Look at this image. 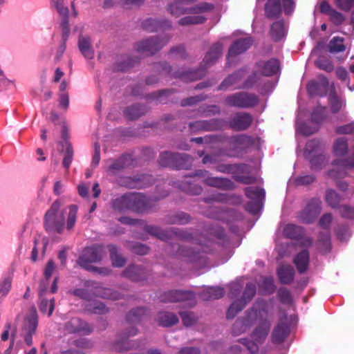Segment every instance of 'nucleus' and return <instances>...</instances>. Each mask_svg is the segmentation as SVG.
Masks as SVG:
<instances>
[{"instance_id":"0e129e2a","label":"nucleus","mask_w":354,"mask_h":354,"mask_svg":"<svg viewBox=\"0 0 354 354\" xmlns=\"http://www.w3.org/2000/svg\"><path fill=\"white\" fill-rule=\"evenodd\" d=\"M283 7L284 9V12L286 14H290L294 9L295 4L294 2L291 0H283Z\"/></svg>"},{"instance_id":"5fc2aeb1","label":"nucleus","mask_w":354,"mask_h":354,"mask_svg":"<svg viewBox=\"0 0 354 354\" xmlns=\"http://www.w3.org/2000/svg\"><path fill=\"white\" fill-rule=\"evenodd\" d=\"M336 132L339 134H350L354 133V123L338 127Z\"/></svg>"},{"instance_id":"a19ab883","label":"nucleus","mask_w":354,"mask_h":354,"mask_svg":"<svg viewBox=\"0 0 354 354\" xmlns=\"http://www.w3.org/2000/svg\"><path fill=\"white\" fill-rule=\"evenodd\" d=\"M283 233L286 236L295 239L300 235L301 229L294 224H288L283 230Z\"/></svg>"},{"instance_id":"bf43d9fd","label":"nucleus","mask_w":354,"mask_h":354,"mask_svg":"<svg viewBox=\"0 0 354 354\" xmlns=\"http://www.w3.org/2000/svg\"><path fill=\"white\" fill-rule=\"evenodd\" d=\"M59 102L61 108L67 109L69 105V98L67 93H61Z\"/></svg>"},{"instance_id":"e2e57ef3","label":"nucleus","mask_w":354,"mask_h":354,"mask_svg":"<svg viewBox=\"0 0 354 354\" xmlns=\"http://www.w3.org/2000/svg\"><path fill=\"white\" fill-rule=\"evenodd\" d=\"M332 221V215L330 214H324L319 221L320 225L326 228L328 227L329 224Z\"/></svg>"},{"instance_id":"5701e85b","label":"nucleus","mask_w":354,"mask_h":354,"mask_svg":"<svg viewBox=\"0 0 354 354\" xmlns=\"http://www.w3.org/2000/svg\"><path fill=\"white\" fill-rule=\"evenodd\" d=\"M295 270L290 266H281L278 270L280 281L283 283H288L293 279Z\"/></svg>"},{"instance_id":"7ed1b4c3","label":"nucleus","mask_w":354,"mask_h":354,"mask_svg":"<svg viewBox=\"0 0 354 354\" xmlns=\"http://www.w3.org/2000/svg\"><path fill=\"white\" fill-rule=\"evenodd\" d=\"M60 202L55 201L46 212L44 218V227L49 233L62 234L64 227V216L59 211Z\"/></svg>"},{"instance_id":"4c0bfd02","label":"nucleus","mask_w":354,"mask_h":354,"mask_svg":"<svg viewBox=\"0 0 354 354\" xmlns=\"http://www.w3.org/2000/svg\"><path fill=\"white\" fill-rule=\"evenodd\" d=\"M142 24V27L149 32L157 31L160 27L163 26V23L152 18L145 20Z\"/></svg>"},{"instance_id":"6e6d98bb","label":"nucleus","mask_w":354,"mask_h":354,"mask_svg":"<svg viewBox=\"0 0 354 354\" xmlns=\"http://www.w3.org/2000/svg\"><path fill=\"white\" fill-rule=\"evenodd\" d=\"M143 3L144 0H125L122 3V6L125 9H131L140 6Z\"/></svg>"},{"instance_id":"f3484780","label":"nucleus","mask_w":354,"mask_h":354,"mask_svg":"<svg viewBox=\"0 0 354 354\" xmlns=\"http://www.w3.org/2000/svg\"><path fill=\"white\" fill-rule=\"evenodd\" d=\"M16 333V326L10 323H7L5 326V329L1 334V339L2 341L5 342L10 338V343L9 347L5 351L4 354H10L11 350L14 346Z\"/></svg>"},{"instance_id":"393cba45","label":"nucleus","mask_w":354,"mask_h":354,"mask_svg":"<svg viewBox=\"0 0 354 354\" xmlns=\"http://www.w3.org/2000/svg\"><path fill=\"white\" fill-rule=\"evenodd\" d=\"M224 290L220 287H209L203 290V299L205 300L216 299L224 295Z\"/></svg>"},{"instance_id":"ea45409f","label":"nucleus","mask_w":354,"mask_h":354,"mask_svg":"<svg viewBox=\"0 0 354 354\" xmlns=\"http://www.w3.org/2000/svg\"><path fill=\"white\" fill-rule=\"evenodd\" d=\"M171 298L170 299L169 301L171 302L186 301L194 297L193 294L192 292H188L176 291L171 292Z\"/></svg>"},{"instance_id":"423d86ee","label":"nucleus","mask_w":354,"mask_h":354,"mask_svg":"<svg viewBox=\"0 0 354 354\" xmlns=\"http://www.w3.org/2000/svg\"><path fill=\"white\" fill-rule=\"evenodd\" d=\"M104 254L103 248L100 245L86 248L79 258V263L87 270H92L93 267L90 266L89 263L100 261Z\"/></svg>"},{"instance_id":"1a4fd4ad","label":"nucleus","mask_w":354,"mask_h":354,"mask_svg":"<svg viewBox=\"0 0 354 354\" xmlns=\"http://www.w3.org/2000/svg\"><path fill=\"white\" fill-rule=\"evenodd\" d=\"M37 326V312L35 308L30 310L29 315L26 317L24 325L25 333L24 340L27 345L32 343V335L35 332Z\"/></svg>"},{"instance_id":"20e7f679","label":"nucleus","mask_w":354,"mask_h":354,"mask_svg":"<svg viewBox=\"0 0 354 354\" xmlns=\"http://www.w3.org/2000/svg\"><path fill=\"white\" fill-rule=\"evenodd\" d=\"M114 205L120 209H130L136 212L145 211L147 207V198L139 193H131L117 198Z\"/></svg>"},{"instance_id":"13d9d810","label":"nucleus","mask_w":354,"mask_h":354,"mask_svg":"<svg viewBox=\"0 0 354 354\" xmlns=\"http://www.w3.org/2000/svg\"><path fill=\"white\" fill-rule=\"evenodd\" d=\"M55 6L59 15L63 17H66L68 15V10L67 7L65 6L63 0H57L55 2Z\"/></svg>"},{"instance_id":"58836bf2","label":"nucleus","mask_w":354,"mask_h":354,"mask_svg":"<svg viewBox=\"0 0 354 354\" xmlns=\"http://www.w3.org/2000/svg\"><path fill=\"white\" fill-rule=\"evenodd\" d=\"M146 231L149 234L154 235L160 239L166 240L170 238L171 235L167 232L161 230L158 227L153 225H148L146 227Z\"/></svg>"},{"instance_id":"6ab92c4d","label":"nucleus","mask_w":354,"mask_h":354,"mask_svg":"<svg viewBox=\"0 0 354 354\" xmlns=\"http://www.w3.org/2000/svg\"><path fill=\"white\" fill-rule=\"evenodd\" d=\"M66 330L68 333L88 332L86 324L84 323L80 319L77 317L71 319L66 324Z\"/></svg>"},{"instance_id":"bb28decb","label":"nucleus","mask_w":354,"mask_h":354,"mask_svg":"<svg viewBox=\"0 0 354 354\" xmlns=\"http://www.w3.org/2000/svg\"><path fill=\"white\" fill-rule=\"evenodd\" d=\"M286 28L282 21H276L271 26L270 35L274 41H279L285 36Z\"/></svg>"},{"instance_id":"6e6552de","label":"nucleus","mask_w":354,"mask_h":354,"mask_svg":"<svg viewBox=\"0 0 354 354\" xmlns=\"http://www.w3.org/2000/svg\"><path fill=\"white\" fill-rule=\"evenodd\" d=\"M321 203L319 199H312L300 214L301 221L305 223L313 222L320 213Z\"/></svg>"},{"instance_id":"aec40b11","label":"nucleus","mask_w":354,"mask_h":354,"mask_svg":"<svg viewBox=\"0 0 354 354\" xmlns=\"http://www.w3.org/2000/svg\"><path fill=\"white\" fill-rule=\"evenodd\" d=\"M259 67L261 73L266 76H270L276 74L279 69V64L277 59H271L266 62H261Z\"/></svg>"},{"instance_id":"c85d7f7f","label":"nucleus","mask_w":354,"mask_h":354,"mask_svg":"<svg viewBox=\"0 0 354 354\" xmlns=\"http://www.w3.org/2000/svg\"><path fill=\"white\" fill-rule=\"evenodd\" d=\"M325 200L328 205L333 208L339 207V204L343 200V197L339 196L335 191L328 189L326 191Z\"/></svg>"},{"instance_id":"69168bd1","label":"nucleus","mask_w":354,"mask_h":354,"mask_svg":"<svg viewBox=\"0 0 354 354\" xmlns=\"http://www.w3.org/2000/svg\"><path fill=\"white\" fill-rule=\"evenodd\" d=\"M238 79L237 75H232L229 76L226 80L223 81L221 84L222 87H227L230 85H233L236 83Z\"/></svg>"},{"instance_id":"680f3d73","label":"nucleus","mask_w":354,"mask_h":354,"mask_svg":"<svg viewBox=\"0 0 354 354\" xmlns=\"http://www.w3.org/2000/svg\"><path fill=\"white\" fill-rule=\"evenodd\" d=\"M279 296L281 300L284 303H289L291 301V296L290 292L286 289H280L279 290Z\"/></svg>"},{"instance_id":"cd10ccee","label":"nucleus","mask_w":354,"mask_h":354,"mask_svg":"<svg viewBox=\"0 0 354 354\" xmlns=\"http://www.w3.org/2000/svg\"><path fill=\"white\" fill-rule=\"evenodd\" d=\"M46 288H43V290L41 292L39 291V297H40V303H39V309L43 313H47L48 315H51L54 307V300L53 299H50L48 300L46 299L42 298V294L46 290Z\"/></svg>"},{"instance_id":"c03bdc74","label":"nucleus","mask_w":354,"mask_h":354,"mask_svg":"<svg viewBox=\"0 0 354 354\" xmlns=\"http://www.w3.org/2000/svg\"><path fill=\"white\" fill-rule=\"evenodd\" d=\"M88 310L95 314H104L108 312V308L104 304L95 301L89 304Z\"/></svg>"},{"instance_id":"4d7b16f0","label":"nucleus","mask_w":354,"mask_h":354,"mask_svg":"<svg viewBox=\"0 0 354 354\" xmlns=\"http://www.w3.org/2000/svg\"><path fill=\"white\" fill-rule=\"evenodd\" d=\"M319 10L322 13L329 15L330 12L334 10L332 8L329 3L326 1H322L319 5Z\"/></svg>"},{"instance_id":"f03ea898","label":"nucleus","mask_w":354,"mask_h":354,"mask_svg":"<svg viewBox=\"0 0 354 354\" xmlns=\"http://www.w3.org/2000/svg\"><path fill=\"white\" fill-rule=\"evenodd\" d=\"M333 151L338 158L334 161L329 175L334 178H344L354 167V151L348 158H343L348 152L347 140L344 138H337L335 141Z\"/></svg>"},{"instance_id":"a878e982","label":"nucleus","mask_w":354,"mask_h":354,"mask_svg":"<svg viewBox=\"0 0 354 354\" xmlns=\"http://www.w3.org/2000/svg\"><path fill=\"white\" fill-rule=\"evenodd\" d=\"M222 49L223 47L221 44L218 43L213 45L204 58L205 64H210L214 62L221 55Z\"/></svg>"},{"instance_id":"72a5a7b5","label":"nucleus","mask_w":354,"mask_h":354,"mask_svg":"<svg viewBox=\"0 0 354 354\" xmlns=\"http://www.w3.org/2000/svg\"><path fill=\"white\" fill-rule=\"evenodd\" d=\"M55 268V266L54 262L52 260H50L48 262V263L45 268V270H44L45 279L44 281H42L40 283V286H39L40 292H41L43 290V288H47V286L48 285V279L51 277Z\"/></svg>"},{"instance_id":"473e14b6","label":"nucleus","mask_w":354,"mask_h":354,"mask_svg":"<svg viewBox=\"0 0 354 354\" xmlns=\"http://www.w3.org/2000/svg\"><path fill=\"white\" fill-rule=\"evenodd\" d=\"M61 145H62L61 149L66 150L62 164L65 168L68 169L70 167V165L72 162L73 150H72L70 143L66 140L62 142Z\"/></svg>"},{"instance_id":"3c124183","label":"nucleus","mask_w":354,"mask_h":354,"mask_svg":"<svg viewBox=\"0 0 354 354\" xmlns=\"http://www.w3.org/2000/svg\"><path fill=\"white\" fill-rule=\"evenodd\" d=\"M339 212L342 216L344 218H354V207L347 206V205H342L339 206Z\"/></svg>"},{"instance_id":"412c9836","label":"nucleus","mask_w":354,"mask_h":354,"mask_svg":"<svg viewBox=\"0 0 354 354\" xmlns=\"http://www.w3.org/2000/svg\"><path fill=\"white\" fill-rule=\"evenodd\" d=\"M157 320L162 326H171L178 322L176 315L170 312H161L158 315Z\"/></svg>"},{"instance_id":"dca6fc26","label":"nucleus","mask_w":354,"mask_h":354,"mask_svg":"<svg viewBox=\"0 0 354 354\" xmlns=\"http://www.w3.org/2000/svg\"><path fill=\"white\" fill-rule=\"evenodd\" d=\"M91 288H93V293L100 297L112 300H117L121 297V295L117 291H114L110 288H105L99 286L96 283H91Z\"/></svg>"},{"instance_id":"338daca9","label":"nucleus","mask_w":354,"mask_h":354,"mask_svg":"<svg viewBox=\"0 0 354 354\" xmlns=\"http://www.w3.org/2000/svg\"><path fill=\"white\" fill-rule=\"evenodd\" d=\"M133 250L134 252L140 255L146 254L149 251V248L142 244H136L134 246Z\"/></svg>"},{"instance_id":"c756f323","label":"nucleus","mask_w":354,"mask_h":354,"mask_svg":"<svg viewBox=\"0 0 354 354\" xmlns=\"http://www.w3.org/2000/svg\"><path fill=\"white\" fill-rule=\"evenodd\" d=\"M245 194L249 198L259 203L265 197V191L260 187H249L245 189Z\"/></svg>"},{"instance_id":"a211bd4d","label":"nucleus","mask_w":354,"mask_h":354,"mask_svg":"<svg viewBox=\"0 0 354 354\" xmlns=\"http://www.w3.org/2000/svg\"><path fill=\"white\" fill-rule=\"evenodd\" d=\"M198 175H200L203 178V180L209 186L225 188L228 187L230 184V182L224 178L210 176L206 171H201Z\"/></svg>"},{"instance_id":"2f4dec72","label":"nucleus","mask_w":354,"mask_h":354,"mask_svg":"<svg viewBox=\"0 0 354 354\" xmlns=\"http://www.w3.org/2000/svg\"><path fill=\"white\" fill-rule=\"evenodd\" d=\"M329 51L330 53H340L346 50V46L344 44V39L339 37H333L328 44Z\"/></svg>"},{"instance_id":"864d4df0","label":"nucleus","mask_w":354,"mask_h":354,"mask_svg":"<svg viewBox=\"0 0 354 354\" xmlns=\"http://www.w3.org/2000/svg\"><path fill=\"white\" fill-rule=\"evenodd\" d=\"M328 16L330 20L336 25L340 24L344 21L342 14L335 10H333Z\"/></svg>"},{"instance_id":"c9c22d12","label":"nucleus","mask_w":354,"mask_h":354,"mask_svg":"<svg viewBox=\"0 0 354 354\" xmlns=\"http://www.w3.org/2000/svg\"><path fill=\"white\" fill-rule=\"evenodd\" d=\"M329 102L330 105L331 111L337 113L344 106V101L338 97L335 93H331L329 97Z\"/></svg>"},{"instance_id":"ddd939ff","label":"nucleus","mask_w":354,"mask_h":354,"mask_svg":"<svg viewBox=\"0 0 354 354\" xmlns=\"http://www.w3.org/2000/svg\"><path fill=\"white\" fill-rule=\"evenodd\" d=\"M252 121L248 113H238L234 116L230 122L232 128L236 130H245L250 127Z\"/></svg>"},{"instance_id":"052dcab7","label":"nucleus","mask_w":354,"mask_h":354,"mask_svg":"<svg viewBox=\"0 0 354 354\" xmlns=\"http://www.w3.org/2000/svg\"><path fill=\"white\" fill-rule=\"evenodd\" d=\"M127 165L126 162H124V158H121L117 160H115L110 167L109 169L111 170L115 171V170H120L124 167H125Z\"/></svg>"},{"instance_id":"603ef678","label":"nucleus","mask_w":354,"mask_h":354,"mask_svg":"<svg viewBox=\"0 0 354 354\" xmlns=\"http://www.w3.org/2000/svg\"><path fill=\"white\" fill-rule=\"evenodd\" d=\"M336 6L344 11H348L354 5V0H335Z\"/></svg>"},{"instance_id":"f257e3e1","label":"nucleus","mask_w":354,"mask_h":354,"mask_svg":"<svg viewBox=\"0 0 354 354\" xmlns=\"http://www.w3.org/2000/svg\"><path fill=\"white\" fill-rule=\"evenodd\" d=\"M266 315L267 313L263 308L257 310L256 307H253L248 310L244 316L238 319L233 326L232 333L235 335H239L246 332L254 323L259 321V326L251 335L252 340L249 341L247 339L240 340L251 353L258 351V344L263 343L268 334L270 324L266 320Z\"/></svg>"},{"instance_id":"f704fd0d","label":"nucleus","mask_w":354,"mask_h":354,"mask_svg":"<svg viewBox=\"0 0 354 354\" xmlns=\"http://www.w3.org/2000/svg\"><path fill=\"white\" fill-rule=\"evenodd\" d=\"M109 252L113 266H123L125 263V259L118 253L117 248L114 245H109Z\"/></svg>"},{"instance_id":"de8ad7c7","label":"nucleus","mask_w":354,"mask_h":354,"mask_svg":"<svg viewBox=\"0 0 354 354\" xmlns=\"http://www.w3.org/2000/svg\"><path fill=\"white\" fill-rule=\"evenodd\" d=\"M145 313V310L142 308H139L133 310L129 313L127 319L129 323L138 322L140 320V317Z\"/></svg>"},{"instance_id":"9d476101","label":"nucleus","mask_w":354,"mask_h":354,"mask_svg":"<svg viewBox=\"0 0 354 354\" xmlns=\"http://www.w3.org/2000/svg\"><path fill=\"white\" fill-rule=\"evenodd\" d=\"M165 41H160L158 37H151L139 42L137 45L138 51L153 54L161 48Z\"/></svg>"},{"instance_id":"37998d69","label":"nucleus","mask_w":354,"mask_h":354,"mask_svg":"<svg viewBox=\"0 0 354 354\" xmlns=\"http://www.w3.org/2000/svg\"><path fill=\"white\" fill-rule=\"evenodd\" d=\"M77 212V208L75 205H71L69 207V212L66 222V228L68 230H71L74 226L76 221Z\"/></svg>"},{"instance_id":"f8f14e48","label":"nucleus","mask_w":354,"mask_h":354,"mask_svg":"<svg viewBox=\"0 0 354 354\" xmlns=\"http://www.w3.org/2000/svg\"><path fill=\"white\" fill-rule=\"evenodd\" d=\"M289 333V327L286 317L280 319L277 326L274 328L272 335V341L275 343H281Z\"/></svg>"},{"instance_id":"2eb2a0df","label":"nucleus","mask_w":354,"mask_h":354,"mask_svg":"<svg viewBox=\"0 0 354 354\" xmlns=\"http://www.w3.org/2000/svg\"><path fill=\"white\" fill-rule=\"evenodd\" d=\"M78 46L85 58L91 59L94 57V50L91 38L88 36L80 35L78 40Z\"/></svg>"},{"instance_id":"49530a36","label":"nucleus","mask_w":354,"mask_h":354,"mask_svg":"<svg viewBox=\"0 0 354 354\" xmlns=\"http://www.w3.org/2000/svg\"><path fill=\"white\" fill-rule=\"evenodd\" d=\"M180 316L183 324L186 326H191L197 321L196 316L192 312H182Z\"/></svg>"},{"instance_id":"e433bc0d","label":"nucleus","mask_w":354,"mask_h":354,"mask_svg":"<svg viewBox=\"0 0 354 354\" xmlns=\"http://www.w3.org/2000/svg\"><path fill=\"white\" fill-rule=\"evenodd\" d=\"M144 113V111L142 108L139 105H134L130 107H128L125 111V115L131 120H134L139 118Z\"/></svg>"},{"instance_id":"39448f33","label":"nucleus","mask_w":354,"mask_h":354,"mask_svg":"<svg viewBox=\"0 0 354 354\" xmlns=\"http://www.w3.org/2000/svg\"><path fill=\"white\" fill-rule=\"evenodd\" d=\"M258 102L257 96L244 92L230 95L225 99V103L227 105L239 108L252 107L255 106Z\"/></svg>"},{"instance_id":"b1692460","label":"nucleus","mask_w":354,"mask_h":354,"mask_svg":"<svg viewBox=\"0 0 354 354\" xmlns=\"http://www.w3.org/2000/svg\"><path fill=\"white\" fill-rule=\"evenodd\" d=\"M309 261L308 252L303 250L299 252L294 260V262L299 272H304L306 270Z\"/></svg>"},{"instance_id":"4be33fe9","label":"nucleus","mask_w":354,"mask_h":354,"mask_svg":"<svg viewBox=\"0 0 354 354\" xmlns=\"http://www.w3.org/2000/svg\"><path fill=\"white\" fill-rule=\"evenodd\" d=\"M124 275L133 281H140L145 279V272L140 267L131 266L124 272Z\"/></svg>"},{"instance_id":"774afa93","label":"nucleus","mask_w":354,"mask_h":354,"mask_svg":"<svg viewBox=\"0 0 354 354\" xmlns=\"http://www.w3.org/2000/svg\"><path fill=\"white\" fill-rule=\"evenodd\" d=\"M178 354H199L198 350L193 347H185L182 348Z\"/></svg>"},{"instance_id":"0eeeda50","label":"nucleus","mask_w":354,"mask_h":354,"mask_svg":"<svg viewBox=\"0 0 354 354\" xmlns=\"http://www.w3.org/2000/svg\"><path fill=\"white\" fill-rule=\"evenodd\" d=\"M256 293V286L252 283L246 286L243 295L241 299L235 301L229 308L227 313L228 319L233 318L240 310H241L246 304L249 302Z\"/></svg>"},{"instance_id":"a18cd8bd","label":"nucleus","mask_w":354,"mask_h":354,"mask_svg":"<svg viewBox=\"0 0 354 354\" xmlns=\"http://www.w3.org/2000/svg\"><path fill=\"white\" fill-rule=\"evenodd\" d=\"M326 108L319 106L316 108L312 114V120L315 123H320L326 118Z\"/></svg>"},{"instance_id":"09e8293b","label":"nucleus","mask_w":354,"mask_h":354,"mask_svg":"<svg viewBox=\"0 0 354 354\" xmlns=\"http://www.w3.org/2000/svg\"><path fill=\"white\" fill-rule=\"evenodd\" d=\"M178 157L183 158L182 155L174 154L169 152L162 153L160 156V162L163 166H168L171 163V160L177 159Z\"/></svg>"},{"instance_id":"4468645a","label":"nucleus","mask_w":354,"mask_h":354,"mask_svg":"<svg viewBox=\"0 0 354 354\" xmlns=\"http://www.w3.org/2000/svg\"><path fill=\"white\" fill-rule=\"evenodd\" d=\"M328 81L324 77H320L319 81H312L308 84V91L310 95H325Z\"/></svg>"},{"instance_id":"8fccbe9b","label":"nucleus","mask_w":354,"mask_h":354,"mask_svg":"<svg viewBox=\"0 0 354 354\" xmlns=\"http://www.w3.org/2000/svg\"><path fill=\"white\" fill-rule=\"evenodd\" d=\"M12 279L10 277H5L0 283V292L2 295H6L11 288Z\"/></svg>"},{"instance_id":"9b49d317","label":"nucleus","mask_w":354,"mask_h":354,"mask_svg":"<svg viewBox=\"0 0 354 354\" xmlns=\"http://www.w3.org/2000/svg\"><path fill=\"white\" fill-rule=\"evenodd\" d=\"M252 44L250 38L240 39L235 41L230 47L227 56V63H230L231 57L245 52Z\"/></svg>"},{"instance_id":"7c9ffc66","label":"nucleus","mask_w":354,"mask_h":354,"mask_svg":"<svg viewBox=\"0 0 354 354\" xmlns=\"http://www.w3.org/2000/svg\"><path fill=\"white\" fill-rule=\"evenodd\" d=\"M281 12L280 0H268L266 5V12L269 17L277 16Z\"/></svg>"},{"instance_id":"79ce46f5","label":"nucleus","mask_w":354,"mask_h":354,"mask_svg":"<svg viewBox=\"0 0 354 354\" xmlns=\"http://www.w3.org/2000/svg\"><path fill=\"white\" fill-rule=\"evenodd\" d=\"M321 145L319 140H309L306 145L305 153L306 154H311L315 153H318L320 151Z\"/></svg>"}]
</instances>
